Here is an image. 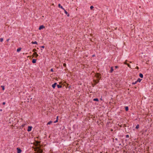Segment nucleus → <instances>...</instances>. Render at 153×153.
Returning <instances> with one entry per match:
<instances>
[{"mask_svg": "<svg viewBox=\"0 0 153 153\" xmlns=\"http://www.w3.org/2000/svg\"><path fill=\"white\" fill-rule=\"evenodd\" d=\"M35 151L37 153H41L43 152L42 150L38 147H37Z\"/></svg>", "mask_w": 153, "mask_h": 153, "instance_id": "nucleus-1", "label": "nucleus"}, {"mask_svg": "<svg viewBox=\"0 0 153 153\" xmlns=\"http://www.w3.org/2000/svg\"><path fill=\"white\" fill-rule=\"evenodd\" d=\"M32 127L31 126H29L28 127V128L27 129V131L28 132L30 131L32 129Z\"/></svg>", "mask_w": 153, "mask_h": 153, "instance_id": "nucleus-2", "label": "nucleus"}, {"mask_svg": "<svg viewBox=\"0 0 153 153\" xmlns=\"http://www.w3.org/2000/svg\"><path fill=\"white\" fill-rule=\"evenodd\" d=\"M17 150V153H21L22 152V150L19 148H17L16 149Z\"/></svg>", "mask_w": 153, "mask_h": 153, "instance_id": "nucleus-3", "label": "nucleus"}, {"mask_svg": "<svg viewBox=\"0 0 153 153\" xmlns=\"http://www.w3.org/2000/svg\"><path fill=\"white\" fill-rule=\"evenodd\" d=\"M45 28V26L43 25H41L39 27V30H40L44 28Z\"/></svg>", "mask_w": 153, "mask_h": 153, "instance_id": "nucleus-4", "label": "nucleus"}, {"mask_svg": "<svg viewBox=\"0 0 153 153\" xmlns=\"http://www.w3.org/2000/svg\"><path fill=\"white\" fill-rule=\"evenodd\" d=\"M57 84V83H54L52 85V88H55L56 86V85Z\"/></svg>", "mask_w": 153, "mask_h": 153, "instance_id": "nucleus-5", "label": "nucleus"}, {"mask_svg": "<svg viewBox=\"0 0 153 153\" xmlns=\"http://www.w3.org/2000/svg\"><path fill=\"white\" fill-rule=\"evenodd\" d=\"M64 10V11L65 13L67 15V16H70L69 14L67 12V11L65 9Z\"/></svg>", "mask_w": 153, "mask_h": 153, "instance_id": "nucleus-6", "label": "nucleus"}, {"mask_svg": "<svg viewBox=\"0 0 153 153\" xmlns=\"http://www.w3.org/2000/svg\"><path fill=\"white\" fill-rule=\"evenodd\" d=\"M58 7L59 8H61L63 10H64V8H63L62 6H61V4H58Z\"/></svg>", "mask_w": 153, "mask_h": 153, "instance_id": "nucleus-7", "label": "nucleus"}, {"mask_svg": "<svg viewBox=\"0 0 153 153\" xmlns=\"http://www.w3.org/2000/svg\"><path fill=\"white\" fill-rule=\"evenodd\" d=\"M33 55L35 56L36 57L38 56V55L37 53L36 52H34L33 53Z\"/></svg>", "mask_w": 153, "mask_h": 153, "instance_id": "nucleus-8", "label": "nucleus"}, {"mask_svg": "<svg viewBox=\"0 0 153 153\" xmlns=\"http://www.w3.org/2000/svg\"><path fill=\"white\" fill-rule=\"evenodd\" d=\"M36 59H33L32 60V62L33 63H35L36 62Z\"/></svg>", "mask_w": 153, "mask_h": 153, "instance_id": "nucleus-9", "label": "nucleus"}, {"mask_svg": "<svg viewBox=\"0 0 153 153\" xmlns=\"http://www.w3.org/2000/svg\"><path fill=\"white\" fill-rule=\"evenodd\" d=\"M31 43L33 44H36L37 45L38 44L37 42L36 41L32 42Z\"/></svg>", "mask_w": 153, "mask_h": 153, "instance_id": "nucleus-10", "label": "nucleus"}, {"mask_svg": "<svg viewBox=\"0 0 153 153\" xmlns=\"http://www.w3.org/2000/svg\"><path fill=\"white\" fill-rule=\"evenodd\" d=\"M21 50V48H19L17 49V52H19Z\"/></svg>", "mask_w": 153, "mask_h": 153, "instance_id": "nucleus-11", "label": "nucleus"}, {"mask_svg": "<svg viewBox=\"0 0 153 153\" xmlns=\"http://www.w3.org/2000/svg\"><path fill=\"white\" fill-rule=\"evenodd\" d=\"M139 76L141 78H143V75L142 74L140 73L139 74Z\"/></svg>", "mask_w": 153, "mask_h": 153, "instance_id": "nucleus-12", "label": "nucleus"}, {"mask_svg": "<svg viewBox=\"0 0 153 153\" xmlns=\"http://www.w3.org/2000/svg\"><path fill=\"white\" fill-rule=\"evenodd\" d=\"M141 80H142V79L139 78L136 81L137 82H141Z\"/></svg>", "mask_w": 153, "mask_h": 153, "instance_id": "nucleus-13", "label": "nucleus"}, {"mask_svg": "<svg viewBox=\"0 0 153 153\" xmlns=\"http://www.w3.org/2000/svg\"><path fill=\"white\" fill-rule=\"evenodd\" d=\"M58 116H57L56 117V120L54 122V123H56L58 121Z\"/></svg>", "mask_w": 153, "mask_h": 153, "instance_id": "nucleus-14", "label": "nucleus"}, {"mask_svg": "<svg viewBox=\"0 0 153 153\" xmlns=\"http://www.w3.org/2000/svg\"><path fill=\"white\" fill-rule=\"evenodd\" d=\"M52 123V121H50L47 124V125H50Z\"/></svg>", "mask_w": 153, "mask_h": 153, "instance_id": "nucleus-15", "label": "nucleus"}, {"mask_svg": "<svg viewBox=\"0 0 153 153\" xmlns=\"http://www.w3.org/2000/svg\"><path fill=\"white\" fill-rule=\"evenodd\" d=\"M93 100L94 101H98L99 100L97 98H95L93 99Z\"/></svg>", "mask_w": 153, "mask_h": 153, "instance_id": "nucleus-16", "label": "nucleus"}, {"mask_svg": "<svg viewBox=\"0 0 153 153\" xmlns=\"http://www.w3.org/2000/svg\"><path fill=\"white\" fill-rule=\"evenodd\" d=\"M26 125V123H23L21 126L23 128V127H24Z\"/></svg>", "mask_w": 153, "mask_h": 153, "instance_id": "nucleus-17", "label": "nucleus"}, {"mask_svg": "<svg viewBox=\"0 0 153 153\" xmlns=\"http://www.w3.org/2000/svg\"><path fill=\"white\" fill-rule=\"evenodd\" d=\"M125 110L126 111H127L128 110V106H126L125 107Z\"/></svg>", "mask_w": 153, "mask_h": 153, "instance_id": "nucleus-18", "label": "nucleus"}, {"mask_svg": "<svg viewBox=\"0 0 153 153\" xmlns=\"http://www.w3.org/2000/svg\"><path fill=\"white\" fill-rule=\"evenodd\" d=\"M113 71V69L112 67L111 68V69L110 70V72L112 73Z\"/></svg>", "mask_w": 153, "mask_h": 153, "instance_id": "nucleus-19", "label": "nucleus"}, {"mask_svg": "<svg viewBox=\"0 0 153 153\" xmlns=\"http://www.w3.org/2000/svg\"><path fill=\"white\" fill-rule=\"evenodd\" d=\"M57 87L58 88H60L62 87V86L58 85H57Z\"/></svg>", "mask_w": 153, "mask_h": 153, "instance_id": "nucleus-20", "label": "nucleus"}, {"mask_svg": "<svg viewBox=\"0 0 153 153\" xmlns=\"http://www.w3.org/2000/svg\"><path fill=\"white\" fill-rule=\"evenodd\" d=\"M139 125L137 124L136 127V128L137 129H138L139 128Z\"/></svg>", "mask_w": 153, "mask_h": 153, "instance_id": "nucleus-21", "label": "nucleus"}, {"mask_svg": "<svg viewBox=\"0 0 153 153\" xmlns=\"http://www.w3.org/2000/svg\"><path fill=\"white\" fill-rule=\"evenodd\" d=\"M3 39L2 38H1L0 39V41L1 42H2L3 41Z\"/></svg>", "mask_w": 153, "mask_h": 153, "instance_id": "nucleus-22", "label": "nucleus"}, {"mask_svg": "<svg viewBox=\"0 0 153 153\" xmlns=\"http://www.w3.org/2000/svg\"><path fill=\"white\" fill-rule=\"evenodd\" d=\"M1 87L2 88V90H4V86H1Z\"/></svg>", "mask_w": 153, "mask_h": 153, "instance_id": "nucleus-23", "label": "nucleus"}, {"mask_svg": "<svg viewBox=\"0 0 153 153\" xmlns=\"http://www.w3.org/2000/svg\"><path fill=\"white\" fill-rule=\"evenodd\" d=\"M137 81H136L135 82H133L132 84H133V85H134V84H136L137 83Z\"/></svg>", "mask_w": 153, "mask_h": 153, "instance_id": "nucleus-24", "label": "nucleus"}, {"mask_svg": "<svg viewBox=\"0 0 153 153\" xmlns=\"http://www.w3.org/2000/svg\"><path fill=\"white\" fill-rule=\"evenodd\" d=\"M94 7L93 6H91L90 7V8L92 10L94 8Z\"/></svg>", "mask_w": 153, "mask_h": 153, "instance_id": "nucleus-25", "label": "nucleus"}, {"mask_svg": "<svg viewBox=\"0 0 153 153\" xmlns=\"http://www.w3.org/2000/svg\"><path fill=\"white\" fill-rule=\"evenodd\" d=\"M127 65L130 68V67H130V65L129 64H127Z\"/></svg>", "mask_w": 153, "mask_h": 153, "instance_id": "nucleus-26", "label": "nucleus"}, {"mask_svg": "<svg viewBox=\"0 0 153 153\" xmlns=\"http://www.w3.org/2000/svg\"><path fill=\"white\" fill-rule=\"evenodd\" d=\"M36 51V49H33V52H35Z\"/></svg>", "mask_w": 153, "mask_h": 153, "instance_id": "nucleus-27", "label": "nucleus"}, {"mask_svg": "<svg viewBox=\"0 0 153 153\" xmlns=\"http://www.w3.org/2000/svg\"><path fill=\"white\" fill-rule=\"evenodd\" d=\"M41 47L42 48H45V46H42Z\"/></svg>", "mask_w": 153, "mask_h": 153, "instance_id": "nucleus-28", "label": "nucleus"}, {"mask_svg": "<svg viewBox=\"0 0 153 153\" xmlns=\"http://www.w3.org/2000/svg\"><path fill=\"white\" fill-rule=\"evenodd\" d=\"M136 68L137 69H139V67L138 66H137L136 67Z\"/></svg>", "mask_w": 153, "mask_h": 153, "instance_id": "nucleus-29", "label": "nucleus"}, {"mask_svg": "<svg viewBox=\"0 0 153 153\" xmlns=\"http://www.w3.org/2000/svg\"><path fill=\"white\" fill-rule=\"evenodd\" d=\"M51 71L52 72H53V69L52 68L51 69Z\"/></svg>", "mask_w": 153, "mask_h": 153, "instance_id": "nucleus-30", "label": "nucleus"}, {"mask_svg": "<svg viewBox=\"0 0 153 153\" xmlns=\"http://www.w3.org/2000/svg\"><path fill=\"white\" fill-rule=\"evenodd\" d=\"M126 137H129V135H126Z\"/></svg>", "mask_w": 153, "mask_h": 153, "instance_id": "nucleus-31", "label": "nucleus"}, {"mask_svg": "<svg viewBox=\"0 0 153 153\" xmlns=\"http://www.w3.org/2000/svg\"><path fill=\"white\" fill-rule=\"evenodd\" d=\"M115 68H118V66H115Z\"/></svg>", "mask_w": 153, "mask_h": 153, "instance_id": "nucleus-32", "label": "nucleus"}, {"mask_svg": "<svg viewBox=\"0 0 153 153\" xmlns=\"http://www.w3.org/2000/svg\"><path fill=\"white\" fill-rule=\"evenodd\" d=\"M5 102H3V105H5Z\"/></svg>", "mask_w": 153, "mask_h": 153, "instance_id": "nucleus-33", "label": "nucleus"}, {"mask_svg": "<svg viewBox=\"0 0 153 153\" xmlns=\"http://www.w3.org/2000/svg\"><path fill=\"white\" fill-rule=\"evenodd\" d=\"M9 39H7L6 41H7V42H8V41H9Z\"/></svg>", "mask_w": 153, "mask_h": 153, "instance_id": "nucleus-34", "label": "nucleus"}, {"mask_svg": "<svg viewBox=\"0 0 153 153\" xmlns=\"http://www.w3.org/2000/svg\"><path fill=\"white\" fill-rule=\"evenodd\" d=\"M66 65V64L65 63H64L63 64V66H65Z\"/></svg>", "mask_w": 153, "mask_h": 153, "instance_id": "nucleus-35", "label": "nucleus"}, {"mask_svg": "<svg viewBox=\"0 0 153 153\" xmlns=\"http://www.w3.org/2000/svg\"><path fill=\"white\" fill-rule=\"evenodd\" d=\"M0 111H2V109H1L0 110Z\"/></svg>", "mask_w": 153, "mask_h": 153, "instance_id": "nucleus-36", "label": "nucleus"}, {"mask_svg": "<svg viewBox=\"0 0 153 153\" xmlns=\"http://www.w3.org/2000/svg\"><path fill=\"white\" fill-rule=\"evenodd\" d=\"M125 64H126V62L125 63Z\"/></svg>", "mask_w": 153, "mask_h": 153, "instance_id": "nucleus-37", "label": "nucleus"}, {"mask_svg": "<svg viewBox=\"0 0 153 153\" xmlns=\"http://www.w3.org/2000/svg\"><path fill=\"white\" fill-rule=\"evenodd\" d=\"M125 64H126V62L125 63Z\"/></svg>", "mask_w": 153, "mask_h": 153, "instance_id": "nucleus-38", "label": "nucleus"}, {"mask_svg": "<svg viewBox=\"0 0 153 153\" xmlns=\"http://www.w3.org/2000/svg\"><path fill=\"white\" fill-rule=\"evenodd\" d=\"M36 153H37V152H36Z\"/></svg>", "mask_w": 153, "mask_h": 153, "instance_id": "nucleus-39", "label": "nucleus"}]
</instances>
